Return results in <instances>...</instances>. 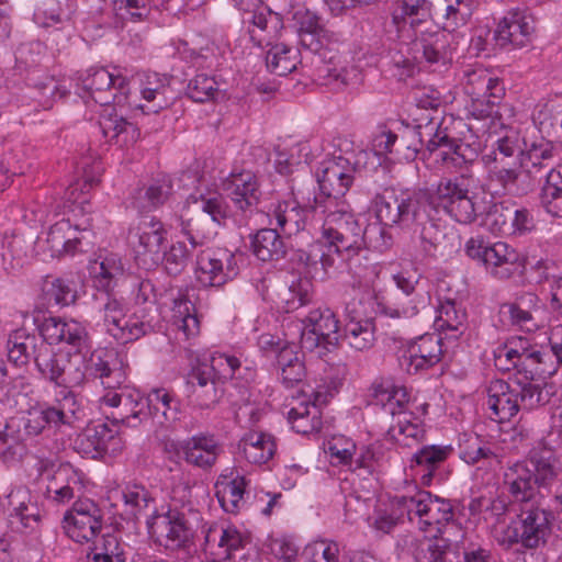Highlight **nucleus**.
I'll list each match as a JSON object with an SVG mask.
<instances>
[{
    "mask_svg": "<svg viewBox=\"0 0 562 562\" xmlns=\"http://www.w3.org/2000/svg\"><path fill=\"white\" fill-rule=\"evenodd\" d=\"M79 404L75 394L67 391L54 404H37L26 411L20 422V431L27 437L42 434L47 426H72L79 419Z\"/></svg>",
    "mask_w": 562,
    "mask_h": 562,
    "instance_id": "20e7f679",
    "label": "nucleus"
},
{
    "mask_svg": "<svg viewBox=\"0 0 562 562\" xmlns=\"http://www.w3.org/2000/svg\"><path fill=\"white\" fill-rule=\"evenodd\" d=\"M238 449L249 463L260 465L272 459L277 445L270 434L250 431L240 439Z\"/></svg>",
    "mask_w": 562,
    "mask_h": 562,
    "instance_id": "58836bf2",
    "label": "nucleus"
},
{
    "mask_svg": "<svg viewBox=\"0 0 562 562\" xmlns=\"http://www.w3.org/2000/svg\"><path fill=\"white\" fill-rule=\"evenodd\" d=\"M539 198L541 206L548 214L562 218V164L555 165V170L548 173Z\"/></svg>",
    "mask_w": 562,
    "mask_h": 562,
    "instance_id": "13d9d810",
    "label": "nucleus"
},
{
    "mask_svg": "<svg viewBox=\"0 0 562 562\" xmlns=\"http://www.w3.org/2000/svg\"><path fill=\"white\" fill-rule=\"evenodd\" d=\"M310 210L301 206L296 201L278 202L267 213L270 225L276 222V228L288 236L303 231Z\"/></svg>",
    "mask_w": 562,
    "mask_h": 562,
    "instance_id": "7c9ffc66",
    "label": "nucleus"
},
{
    "mask_svg": "<svg viewBox=\"0 0 562 562\" xmlns=\"http://www.w3.org/2000/svg\"><path fill=\"white\" fill-rule=\"evenodd\" d=\"M426 130H429L426 143L429 156H434L436 162L460 171L453 177L441 178L434 198L456 222L471 224L487 209L485 184L469 168L472 159L467 157L461 140L452 135L446 120L435 131L432 125H426Z\"/></svg>",
    "mask_w": 562,
    "mask_h": 562,
    "instance_id": "f257e3e1",
    "label": "nucleus"
},
{
    "mask_svg": "<svg viewBox=\"0 0 562 562\" xmlns=\"http://www.w3.org/2000/svg\"><path fill=\"white\" fill-rule=\"evenodd\" d=\"M254 255L261 261L279 260L286 254L283 239L277 228H262L252 238Z\"/></svg>",
    "mask_w": 562,
    "mask_h": 562,
    "instance_id": "6e6d98bb",
    "label": "nucleus"
},
{
    "mask_svg": "<svg viewBox=\"0 0 562 562\" xmlns=\"http://www.w3.org/2000/svg\"><path fill=\"white\" fill-rule=\"evenodd\" d=\"M139 93L143 102L135 104L146 114H157L169 108L175 100L171 77L157 72H146L139 79Z\"/></svg>",
    "mask_w": 562,
    "mask_h": 562,
    "instance_id": "f3484780",
    "label": "nucleus"
},
{
    "mask_svg": "<svg viewBox=\"0 0 562 562\" xmlns=\"http://www.w3.org/2000/svg\"><path fill=\"white\" fill-rule=\"evenodd\" d=\"M437 313L435 326L438 330L446 331L449 338H458L465 331L467 314L453 301L441 303Z\"/></svg>",
    "mask_w": 562,
    "mask_h": 562,
    "instance_id": "bf43d9fd",
    "label": "nucleus"
},
{
    "mask_svg": "<svg viewBox=\"0 0 562 562\" xmlns=\"http://www.w3.org/2000/svg\"><path fill=\"white\" fill-rule=\"evenodd\" d=\"M315 210L324 215L322 238L344 260L351 263L366 249L367 234L371 231L378 232L382 238V243H376L374 247L387 246L384 228L374 225L368 229L357 218L347 201L316 200Z\"/></svg>",
    "mask_w": 562,
    "mask_h": 562,
    "instance_id": "f03ea898",
    "label": "nucleus"
},
{
    "mask_svg": "<svg viewBox=\"0 0 562 562\" xmlns=\"http://www.w3.org/2000/svg\"><path fill=\"white\" fill-rule=\"evenodd\" d=\"M464 90L473 99H485L497 104L505 95L503 82L485 68L476 67L465 71Z\"/></svg>",
    "mask_w": 562,
    "mask_h": 562,
    "instance_id": "cd10ccee",
    "label": "nucleus"
},
{
    "mask_svg": "<svg viewBox=\"0 0 562 562\" xmlns=\"http://www.w3.org/2000/svg\"><path fill=\"white\" fill-rule=\"evenodd\" d=\"M423 562H461L460 552L449 539L434 537L420 543Z\"/></svg>",
    "mask_w": 562,
    "mask_h": 562,
    "instance_id": "338daca9",
    "label": "nucleus"
},
{
    "mask_svg": "<svg viewBox=\"0 0 562 562\" xmlns=\"http://www.w3.org/2000/svg\"><path fill=\"white\" fill-rule=\"evenodd\" d=\"M413 240L425 256L445 255L457 246L454 232L429 216L416 226Z\"/></svg>",
    "mask_w": 562,
    "mask_h": 562,
    "instance_id": "6ab92c4d",
    "label": "nucleus"
},
{
    "mask_svg": "<svg viewBox=\"0 0 562 562\" xmlns=\"http://www.w3.org/2000/svg\"><path fill=\"white\" fill-rule=\"evenodd\" d=\"M530 463V472L540 492L550 491L554 485L562 484V469L554 458L532 457Z\"/></svg>",
    "mask_w": 562,
    "mask_h": 562,
    "instance_id": "e2e57ef3",
    "label": "nucleus"
},
{
    "mask_svg": "<svg viewBox=\"0 0 562 562\" xmlns=\"http://www.w3.org/2000/svg\"><path fill=\"white\" fill-rule=\"evenodd\" d=\"M102 525V509L89 498L77 499L63 519L66 535L78 543L93 541L101 531Z\"/></svg>",
    "mask_w": 562,
    "mask_h": 562,
    "instance_id": "6e6552de",
    "label": "nucleus"
},
{
    "mask_svg": "<svg viewBox=\"0 0 562 562\" xmlns=\"http://www.w3.org/2000/svg\"><path fill=\"white\" fill-rule=\"evenodd\" d=\"M205 544L221 559L228 560L245 544V538L235 527H210L205 535Z\"/></svg>",
    "mask_w": 562,
    "mask_h": 562,
    "instance_id": "37998d69",
    "label": "nucleus"
},
{
    "mask_svg": "<svg viewBox=\"0 0 562 562\" xmlns=\"http://www.w3.org/2000/svg\"><path fill=\"white\" fill-rule=\"evenodd\" d=\"M147 419L149 417L159 425H168L178 419L179 402L175 394L164 387L153 389L144 397Z\"/></svg>",
    "mask_w": 562,
    "mask_h": 562,
    "instance_id": "72a5a7b5",
    "label": "nucleus"
},
{
    "mask_svg": "<svg viewBox=\"0 0 562 562\" xmlns=\"http://www.w3.org/2000/svg\"><path fill=\"white\" fill-rule=\"evenodd\" d=\"M477 7L476 0H446L443 30L456 32L465 27Z\"/></svg>",
    "mask_w": 562,
    "mask_h": 562,
    "instance_id": "774afa93",
    "label": "nucleus"
},
{
    "mask_svg": "<svg viewBox=\"0 0 562 562\" xmlns=\"http://www.w3.org/2000/svg\"><path fill=\"white\" fill-rule=\"evenodd\" d=\"M488 254L485 268L498 279L510 278L520 261L518 251L503 241L493 244Z\"/></svg>",
    "mask_w": 562,
    "mask_h": 562,
    "instance_id": "de8ad7c7",
    "label": "nucleus"
},
{
    "mask_svg": "<svg viewBox=\"0 0 562 562\" xmlns=\"http://www.w3.org/2000/svg\"><path fill=\"white\" fill-rule=\"evenodd\" d=\"M99 401L103 408L112 409L108 418L113 423L137 427L147 419L144 396L135 390L111 391L104 393Z\"/></svg>",
    "mask_w": 562,
    "mask_h": 562,
    "instance_id": "dca6fc26",
    "label": "nucleus"
},
{
    "mask_svg": "<svg viewBox=\"0 0 562 562\" xmlns=\"http://www.w3.org/2000/svg\"><path fill=\"white\" fill-rule=\"evenodd\" d=\"M370 395L375 405L396 419L408 412L409 394L404 385L396 384L390 378H378L370 386Z\"/></svg>",
    "mask_w": 562,
    "mask_h": 562,
    "instance_id": "5701e85b",
    "label": "nucleus"
},
{
    "mask_svg": "<svg viewBox=\"0 0 562 562\" xmlns=\"http://www.w3.org/2000/svg\"><path fill=\"white\" fill-rule=\"evenodd\" d=\"M43 340L50 344L65 342L81 352L88 348L89 335L86 327L75 319L47 317L40 326Z\"/></svg>",
    "mask_w": 562,
    "mask_h": 562,
    "instance_id": "aec40b11",
    "label": "nucleus"
},
{
    "mask_svg": "<svg viewBox=\"0 0 562 562\" xmlns=\"http://www.w3.org/2000/svg\"><path fill=\"white\" fill-rule=\"evenodd\" d=\"M326 403V395L315 392L311 404L300 403L289 412V420L296 432L307 435L322 427L319 406Z\"/></svg>",
    "mask_w": 562,
    "mask_h": 562,
    "instance_id": "ea45409f",
    "label": "nucleus"
},
{
    "mask_svg": "<svg viewBox=\"0 0 562 562\" xmlns=\"http://www.w3.org/2000/svg\"><path fill=\"white\" fill-rule=\"evenodd\" d=\"M555 145L550 140L540 138L531 143L525 142V149L521 150L520 162L532 171L538 172L546 181L548 173H550L551 170H555Z\"/></svg>",
    "mask_w": 562,
    "mask_h": 562,
    "instance_id": "473e14b6",
    "label": "nucleus"
},
{
    "mask_svg": "<svg viewBox=\"0 0 562 562\" xmlns=\"http://www.w3.org/2000/svg\"><path fill=\"white\" fill-rule=\"evenodd\" d=\"M442 358L441 337L426 334L408 342L398 351V364L408 374L428 370Z\"/></svg>",
    "mask_w": 562,
    "mask_h": 562,
    "instance_id": "4468645a",
    "label": "nucleus"
},
{
    "mask_svg": "<svg viewBox=\"0 0 562 562\" xmlns=\"http://www.w3.org/2000/svg\"><path fill=\"white\" fill-rule=\"evenodd\" d=\"M290 259L304 277L319 280H324L334 266V258L325 254L321 241H312L305 248H293Z\"/></svg>",
    "mask_w": 562,
    "mask_h": 562,
    "instance_id": "b1692460",
    "label": "nucleus"
},
{
    "mask_svg": "<svg viewBox=\"0 0 562 562\" xmlns=\"http://www.w3.org/2000/svg\"><path fill=\"white\" fill-rule=\"evenodd\" d=\"M75 12L71 0H47L34 13V21L42 27H54L61 31Z\"/></svg>",
    "mask_w": 562,
    "mask_h": 562,
    "instance_id": "603ef678",
    "label": "nucleus"
},
{
    "mask_svg": "<svg viewBox=\"0 0 562 562\" xmlns=\"http://www.w3.org/2000/svg\"><path fill=\"white\" fill-rule=\"evenodd\" d=\"M549 516L550 513L537 504L520 507L518 519L526 549H537L546 543L550 532Z\"/></svg>",
    "mask_w": 562,
    "mask_h": 562,
    "instance_id": "393cba45",
    "label": "nucleus"
},
{
    "mask_svg": "<svg viewBox=\"0 0 562 562\" xmlns=\"http://www.w3.org/2000/svg\"><path fill=\"white\" fill-rule=\"evenodd\" d=\"M86 368L91 375L100 380L104 393L130 390L124 385L126 373L115 351L106 349L93 351L87 361Z\"/></svg>",
    "mask_w": 562,
    "mask_h": 562,
    "instance_id": "a211bd4d",
    "label": "nucleus"
},
{
    "mask_svg": "<svg viewBox=\"0 0 562 562\" xmlns=\"http://www.w3.org/2000/svg\"><path fill=\"white\" fill-rule=\"evenodd\" d=\"M237 274V257L227 249H206L198 256L196 278L204 286H221Z\"/></svg>",
    "mask_w": 562,
    "mask_h": 562,
    "instance_id": "9b49d317",
    "label": "nucleus"
},
{
    "mask_svg": "<svg viewBox=\"0 0 562 562\" xmlns=\"http://www.w3.org/2000/svg\"><path fill=\"white\" fill-rule=\"evenodd\" d=\"M355 172L356 168L342 156L322 161L317 170V182L324 196L319 200L346 201L344 196L353 183Z\"/></svg>",
    "mask_w": 562,
    "mask_h": 562,
    "instance_id": "f8f14e48",
    "label": "nucleus"
},
{
    "mask_svg": "<svg viewBox=\"0 0 562 562\" xmlns=\"http://www.w3.org/2000/svg\"><path fill=\"white\" fill-rule=\"evenodd\" d=\"M403 193L396 195L392 190H384L376 193L372 199V205L379 220L383 226H398L403 228Z\"/></svg>",
    "mask_w": 562,
    "mask_h": 562,
    "instance_id": "3c124183",
    "label": "nucleus"
},
{
    "mask_svg": "<svg viewBox=\"0 0 562 562\" xmlns=\"http://www.w3.org/2000/svg\"><path fill=\"white\" fill-rule=\"evenodd\" d=\"M115 432L106 424L87 426L74 440V449L88 459L103 457L116 441Z\"/></svg>",
    "mask_w": 562,
    "mask_h": 562,
    "instance_id": "bb28decb",
    "label": "nucleus"
},
{
    "mask_svg": "<svg viewBox=\"0 0 562 562\" xmlns=\"http://www.w3.org/2000/svg\"><path fill=\"white\" fill-rule=\"evenodd\" d=\"M303 325L325 337V350L338 346L341 335L339 334V321L335 313L328 307H318L308 313L302 321Z\"/></svg>",
    "mask_w": 562,
    "mask_h": 562,
    "instance_id": "79ce46f5",
    "label": "nucleus"
},
{
    "mask_svg": "<svg viewBox=\"0 0 562 562\" xmlns=\"http://www.w3.org/2000/svg\"><path fill=\"white\" fill-rule=\"evenodd\" d=\"M40 341L44 340L27 333L24 328L12 331L7 341L9 361L15 366H23L31 358L35 360L40 350Z\"/></svg>",
    "mask_w": 562,
    "mask_h": 562,
    "instance_id": "09e8293b",
    "label": "nucleus"
},
{
    "mask_svg": "<svg viewBox=\"0 0 562 562\" xmlns=\"http://www.w3.org/2000/svg\"><path fill=\"white\" fill-rule=\"evenodd\" d=\"M430 304L428 292H416L414 295L397 294L392 301L381 305L382 313L391 318H411Z\"/></svg>",
    "mask_w": 562,
    "mask_h": 562,
    "instance_id": "8fccbe9b",
    "label": "nucleus"
},
{
    "mask_svg": "<svg viewBox=\"0 0 562 562\" xmlns=\"http://www.w3.org/2000/svg\"><path fill=\"white\" fill-rule=\"evenodd\" d=\"M538 297L527 293L515 302L504 303L499 307V314L504 321L520 329L531 331L537 328L533 311L537 310Z\"/></svg>",
    "mask_w": 562,
    "mask_h": 562,
    "instance_id": "e433bc0d",
    "label": "nucleus"
},
{
    "mask_svg": "<svg viewBox=\"0 0 562 562\" xmlns=\"http://www.w3.org/2000/svg\"><path fill=\"white\" fill-rule=\"evenodd\" d=\"M172 324L181 331L186 339L195 337L200 333V321L192 301L183 294L173 300Z\"/></svg>",
    "mask_w": 562,
    "mask_h": 562,
    "instance_id": "4d7b16f0",
    "label": "nucleus"
},
{
    "mask_svg": "<svg viewBox=\"0 0 562 562\" xmlns=\"http://www.w3.org/2000/svg\"><path fill=\"white\" fill-rule=\"evenodd\" d=\"M233 470L228 474H222L215 484L216 498L221 507L228 514H237L245 506V476H233Z\"/></svg>",
    "mask_w": 562,
    "mask_h": 562,
    "instance_id": "f704fd0d",
    "label": "nucleus"
},
{
    "mask_svg": "<svg viewBox=\"0 0 562 562\" xmlns=\"http://www.w3.org/2000/svg\"><path fill=\"white\" fill-rule=\"evenodd\" d=\"M172 191L169 176L162 175L154 179L147 187L139 189L133 196V206L140 212H149L162 205Z\"/></svg>",
    "mask_w": 562,
    "mask_h": 562,
    "instance_id": "49530a36",
    "label": "nucleus"
},
{
    "mask_svg": "<svg viewBox=\"0 0 562 562\" xmlns=\"http://www.w3.org/2000/svg\"><path fill=\"white\" fill-rule=\"evenodd\" d=\"M90 273L99 290H102L103 293L111 292L124 276V265L119 255L109 254L91 263Z\"/></svg>",
    "mask_w": 562,
    "mask_h": 562,
    "instance_id": "a18cd8bd",
    "label": "nucleus"
},
{
    "mask_svg": "<svg viewBox=\"0 0 562 562\" xmlns=\"http://www.w3.org/2000/svg\"><path fill=\"white\" fill-rule=\"evenodd\" d=\"M503 484L513 502L521 506L536 505L537 498L541 496L530 468L525 462H516L508 467L504 473Z\"/></svg>",
    "mask_w": 562,
    "mask_h": 562,
    "instance_id": "412c9836",
    "label": "nucleus"
},
{
    "mask_svg": "<svg viewBox=\"0 0 562 562\" xmlns=\"http://www.w3.org/2000/svg\"><path fill=\"white\" fill-rule=\"evenodd\" d=\"M82 491L81 479L70 465H60L54 473L46 488V494L54 502L64 504Z\"/></svg>",
    "mask_w": 562,
    "mask_h": 562,
    "instance_id": "c9c22d12",
    "label": "nucleus"
},
{
    "mask_svg": "<svg viewBox=\"0 0 562 562\" xmlns=\"http://www.w3.org/2000/svg\"><path fill=\"white\" fill-rule=\"evenodd\" d=\"M45 57L46 46L36 41L21 44L15 52L18 68L27 71L26 85L36 91L34 97L38 99V102L43 106L49 108L58 91V83L54 76L40 69Z\"/></svg>",
    "mask_w": 562,
    "mask_h": 562,
    "instance_id": "39448f33",
    "label": "nucleus"
},
{
    "mask_svg": "<svg viewBox=\"0 0 562 562\" xmlns=\"http://www.w3.org/2000/svg\"><path fill=\"white\" fill-rule=\"evenodd\" d=\"M451 452L448 446H425L412 459L413 464L423 470L422 482L428 485L435 471L447 460Z\"/></svg>",
    "mask_w": 562,
    "mask_h": 562,
    "instance_id": "680f3d73",
    "label": "nucleus"
},
{
    "mask_svg": "<svg viewBox=\"0 0 562 562\" xmlns=\"http://www.w3.org/2000/svg\"><path fill=\"white\" fill-rule=\"evenodd\" d=\"M460 458L468 464H477L481 461L498 462L494 446L477 435L467 436L459 445Z\"/></svg>",
    "mask_w": 562,
    "mask_h": 562,
    "instance_id": "69168bd1",
    "label": "nucleus"
},
{
    "mask_svg": "<svg viewBox=\"0 0 562 562\" xmlns=\"http://www.w3.org/2000/svg\"><path fill=\"white\" fill-rule=\"evenodd\" d=\"M535 31V21L530 14L521 10H512L499 21L495 31V37L502 45L515 47L526 46Z\"/></svg>",
    "mask_w": 562,
    "mask_h": 562,
    "instance_id": "4be33fe9",
    "label": "nucleus"
},
{
    "mask_svg": "<svg viewBox=\"0 0 562 562\" xmlns=\"http://www.w3.org/2000/svg\"><path fill=\"white\" fill-rule=\"evenodd\" d=\"M427 491L416 490L414 494L396 495L392 504L402 516L406 515L407 519L416 525L419 530L424 529V519L426 514Z\"/></svg>",
    "mask_w": 562,
    "mask_h": 562,
    "instance_id": "052dcab7",
    "label": "nucleus"
},
{
    "mask_svg": "<svg viewBox=\"0 0 562 562\" xmlns=\"http://www.w3.org/2000/svg\"><path fill=\"white\" fill-rule=\"evenodd\" d=\"M430 200L431 195L427 190L403 192V228H411L413 225L418 226L428 218Z\"/></svg>",
    "mask_w": 562,
    "mask_h": 562,
    "instance_id": "5fc2aeb1",
    "label": "nucleus"
},
{
    "mask_svg": "<svg viewBox=\"0 0 562 562\" xmlns=\"http://www.w3.org/2000/svg\"><path fill=\"white\" fill-rule=\"evenodd\" d=\"M81 81L88 97L102 106L132 104L128 100L130 81L120 72L103 67L90 68Z\"/></svg>",
    "mask_w": 562,
    "mask_h": 562,
    "instance_id": "0eeeda50",
    "label": "nucleus"
},
{
    "mask_svg": "<svg viewBox=\"0 0 562 562\" xmlns=\"http://www.w3.org/2000/svg\"><path fill=\"white\" fill-rule=\"evenodd\" d=\"M528 339L524 337L513 338L494 350V364L503 372L516 369L518 373H526Z\"/></svg>",
    "mask_w": 562,
    "mask_h": 562,
    "instance_id": "4c0bfd02",
    "label": "nucleus"
},
{
    "mask_svg": "<svg viewBox=\"0 0 562 562\" xmlns=\"http://www.w3.org/2000/svg\"><path fill=\"white\" fill-rule=\"evenodd\" d=\"M392 20L398 31H404L408 26L416 35L423 33V26L431 20V2L402 0L401 5L393 12Z\"/></svg>",
    "mask_w": 562,
    "mask_h": 562,
    "instance_id": "2f4dec72",
    "label": "nucleus"
},
{
    "mask_svg": "<svg viewBox=\"0 0 562 562\" xmlns=\"http://www.w3.org/2000/svg\"><path fill=\"white\" fill-rule=\"evenodd\" d=\"M223 190L244 217H250L258 212L262 192L252 171H233L223 181Z\"/></svg>",
    "mask_w": 562,
    "mask_h": 562,
    "instance_id": "2eb2a0df",
    "label": "nucleus"
},
{
    "mask_svg": "<svg viewBox=\"0 0 562 562\" xmlns=\"http://www.w3.org/2000/svg\"><path fill=\"white\" fill-rule=\"evenodd\" d=\"M179 221L181 231L190 243V248L184 241H176L171 245L169 250L161 256L165 269L171 276L179 274L187 267L192 250L202 245V241L198 240L192 234L190 221L186 222L182 217H180Z\"/></svg>",
    "mask_w": 562,
    "mask_h": 562,
    "instance_id": "a19ab883",
    "label": "nucleus"
},
{
    "mask_svg": "<svg viewBox=\"0 0 562 562\" xmlns=\"http://www.w3.org/2000/svg\"><path fill=\"white\" fill-rule=\"evenodd\" d=\"M35 366L43 379L56 386L72 389L83 384L86 373L80 362H75L69 355L56 353L45 341H40Z\"/></svg>",
    "mask_w": 562,
    "mask_h": 562,
    "instance_id": "423d86ee",
    "label": "nucleus"
},
{
    "mask_svg": "<svg viewBox=\"0 0 562 562\" xmlns=\"http://www.w3.org/2000/svg\"><path fill=\"white\" fill-rule=\"evenodd\" d=\"M387 436L400 446L411 447L424 439L425 430L418 418L406 412L390 426Z\"/></svg>",
    "mask_w": 562,
    "mask_h": 562,
    "instance_id": "864d4df0",
    "label": "nucleus"
},
{
    "mask_svg": "<svg viewBox=\"0 0 562 562\" xmlns=\"http://www.w3.org/2000/svg\"><path fill=\"white\" fill-rule=\"evenodd\" d=\"M487 407L498 423L509 422L519 412L517 395L513 383L496 379L486 386Z\"/></svg>",
    "mask_w": 562,
    "mask_h": 562,
    "instance_id": "a878e982",
    "label": "nucleus"
},
{
    "mask_svg": "<svg viewBox=\"0 0 562 562\" xmlns=\"http://www.w3.org/2000/svg\"><path fill=\"white\" fill-rule=\"evenodd\" d=\"M375 328L371 319L348 321L341 338L357 351H364L373 347L375 342Z\"/></svg>",
    "mask_w": 562,
    "mask_h": 562,
    "instance_id": "0e129e2a",
    "label": "nucleus"
},
{
    "mask_svg": "<svg viewBox=\"0 0 562 562\" xmlns=\"http://www.w3.org/2000/svg\"><path fill=\"white\" fill-rule=\"evenodd\" d=\"M165 451L181 457L190 465L206 470L216 463L223 447L214 435L201 432L183 441L166 442Z\"/></svg>",
    "mask_w": 562,
    "mask_h": 562,
    "instance_id": "1a4fd4ad",
    "label": "nucleus"
},
{
    "mask_svg": "<svg viewBox=\"0 0 562 562\" xmlns=\"http://www.w3.org/2000/svg\"><path fill=\"white\" fill-rule=\"evenodd\" d=\"M90 226L89 220L86 223L75 225L69 218L56 222L46 235V244L50 256L74 255L78 250H83V246L92 245L93 234Z\"/></svg>",
    "mask_w": 562,
    "mask_h": 562,
    "instance_id": "ddd939ff",
    "label": "nucleus"
},
{
    "mask_svg": "<svg viewBox=\"0 0 562 562\" xmlns=\"http://www.w3.org/2000/svg\"><path fill=\"white\" fill-rule=\"evenodd\" d=\"M99 313L105 331L120 344L139 339L151 330L149 323L135 314L128 315L127 303L111 292L101 293Z\"/></svg>",
    "mask_w": 562,
    "mask_h": 562,
    "instance_id": "7ed1b4c3",
    "label": "nucleus"
},
{
    "mask_svg": "<svg viewBox=\"0 0 562 562\" xmlns=\"http://www.w3.org/2000/svg\"><path fill=\"white\" fill-rule=\"evenodd\" d=\"M153 533L157 541L167 549L180 548L191 537L190 529L183 519L170 515L159 517L155 521Z\"/></svg>",
    "mask_w": 562,
    "mask_h": 562,
    "instance_id": "c03bdc74",
    "label": "nucleus"
},
{
    "mask_svg": "<svg viewBox=\"0 0 562 562\" xmlns=\"http://www.w3.org/2000/svg\"><path fill=\"white\" fill-rule=\"evenodd\" d=\"M244 22L249 24L248 33L251 40L259 46L272 45L283 29L280 15L266 9L248 11V18L244 19Z\"/></svg>",
    "mask_w": 562,
    "mask_h": 562,
    "instance_id": "c756f323",
    "label": "nucleus"
},
{
    "mask_svg": "<svg viewBox=\"0 0 562 562\" xmlns=\"http://www.w3.org/2000/svg\"><path fill=\"white\" fill-rule=\"evenodd\" d=\"M167 241V231L158 218L146 216L128 232V243L136 257L156 265L161 260L164 245Z\"/></svg>",
    "mask_w": 562,
    "mask_h": 562,
    "instance_id": "9d476101",
    "label": "nucleus"
},
{
    "mask_svg": "<svg viewBox=\"0 0 562 562\" xmlns=\"http://www.w3.org/2000/svg\"><path fill=\"white\" fill-rule=\"evenodd\" d=\"M514 386L517 395L519 411H532L547 405L554 387L552 384L537 382L529 373H524L522 378L514 380Z\"/></svg>",
    "mask_w": 562,
    "mask_h": 562,
    "instance_id": "c85d7f7f",
    "label": "nucleus"
}]
</instances>
